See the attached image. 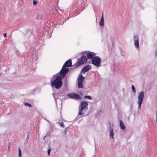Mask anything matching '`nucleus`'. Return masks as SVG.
Masks as SVG:
<instances>
[{
	"label": "nucleus",
	"mask_w": 157,
	"mask_h": 157,
	"mask_svg": "<svg viewBox=\"0 0 157 157\" xmlns=\"http://www.w3.org/2000/svg\"><path fill=\"white\" fill-rule=\"evenodd\" d=\"M51 84L52 87L59 89L63 85L62 77L59 75L55 76L51 81Z\"/></svg>",
	"instance_id": "f257e3e1"
},
{
	"label": "nucleus",
	"mask_w": 157,
	"mask_h": 157,
	"mask_svg": "<svg viewBox=\"0 0 157 157\" xmlns=\"http://www.w3.org/2000/svg\"><path fill=\"white\" fill-rule=\"evenodd\" d=\"M88 105L86 101H83L81 103L79 110V115H83L85 113L86 110L87 109Z\"/></svg>",
	"instance_id": "f03ea898"
},
{
	"label": "nucleus",
	"mask_w": 157,
	"mask_h": 157,
	"mask_svg": "<svg viewBox=\"0 0 157 157\" xmlns=\"http://www.w3.org/2000/svg\"><path fill=\"white\" fill-rule=\"evenodd\" d=\"M87 59L86 56H82L80 59L78 60L77 62L74 65V67H76L83 64L87 61Z\"/></svg>",
	"instance_id": "7ed1b4c3"
},
{
	"label": "nucleus",
	"mask_w": 157,
	"mask_h": 157,
	"mask_svg": "<svg viewBox=\"0 0 157 157\" xmlns=\"http://www.w3.org/2000/svg\"><path fill=\"white\" fill-rule=\"evenodd\" d=\"M101 59L98 56L94 57L92 59V63L96 66H98L101 63Z\"/></svg>",
	"instance_id": "20e7f679"
},
{
	"label": "nucleus",
	"mask_w": 157,
	"mask_h": 157,
	"mask_svg": "<svg viewBox=\"0 0 157 157\" xmlns=\"http://www.w3.org/2000/svg\"><path fill=\"white\" fill-rule=\"evenodd\" d=\"M144 97V93L143 91L140 92L138 96V104H139V108H140L141 104L143 100Z\"/></svg>",
	"instance_id": "39448f33"
},
{
	"label": "nucleus",
	"mask_w": 157,
	"mask_h": 157,
	"mask_svg": "<svg viewBox=\"0 0 157 157\" xmlns=\"http://www.w3.org/2000/svg\"><path fill=\"white\" fill-rule=\"evenodd\" d=\"M68 71L69 69L68 68H66V67L63 66L61 70L59 72L60 76L62 78L64 77Z\"/></svg>",
	"instance_id": "423d86ee"
},
{
	"label": "nucleus",
	"mask_w": 157,
	"mask_h": 157,
	"mask_svg": "<svg viewBox=\"0 0 157 157\" xmlns=\"http://www.w3.org/2000/svg\"><path fill=\"white\" fill-rule=\"evenodd\" d=\"M68 96L72 98L76 99H81L82 97L75 93H72L68 95Z\"/></svg>",
	"instance_id": "0eeeda50"
},
{
	"label": "nucleus",
	"mask_w": 157,
	"mask_h": 157,
	"mask_svg": "<svg viewBox=\"0 0 157 157\" xmlns=\"http://www.w3.org/2000/svg\"><path fill=\"white\" fill-rule=\"evenodd\" d=\"M91 68V66L90 65H88L84 67L81 71V72L83 74H84L86 72L89 71V70Z\"/></svg>",
	"instance_id": "6e6552de"
},
{
	"label": "nucleus",
	"mask_w": 157,
	"mask_h": 157,
	"mask_svg": "<svg viewBox=\"0 0 157 157\" xmlns=\"http://www.w3.org/2000/svg\"><path fill=\"white\" fill-rule=\"evenodd\" d=\"M72 62L71 60H68L65 62L63 67H71L72 65Z\"/></svg>",
	"instance_id": "1a4fd4ad"
},
{
	"label": "nucleus",
	"mask_w": 157,
	"mask_h": 157,
	"mask_svg": "<svg viewBox=\"0 0 157 157\" xmlns=\"http://www.w3.org/2000/svg\"><path fill=\"white\" fill-rule=\"evenodd\" d=\"M94 54L93 52H88L86 54V56L88 59H92L94 57Z\"/></svg>",
	"instance_id": "9d476101"
},
{
	"label": "nucleus",
	"mask_w": 157,
	"mask_h": 157,
	"mask_svg": "<svg viewBox=\"0 0 157 157\" xmlns=\"http://www.w3.org/2000/svg\"><path fill=\"white\" fill-rule=\"evenodd\" d=\"M134 45L137 48H139V39L138 38H136V40H134Z\"/></svg>",
	"instance_id": "9b49d317"
},
{
	"label": "nucleus",
	"mask_w": 157,
	"mask_h": 157,
	"mask_svg": "<svg viewBox=\"0 0 157 157\" xmlns=\"http://www.w3.org/2000/svg\"><path fill=\"white\" fill-rule=\"evenodd\" d=\"M99 25L101 26H103L104 25V19L103 17V13H102V16L101 17V18L100 20V21L99 23Z\"/></svg>",
	"instance_id": "f8f14e48"
},
{
	"label": "nucleus",
	"mask_w": 157,
	"mask_h": 157,
	"mask_svg": "<svg viewBox=\"0 0 157 157\" xmlns=\"http://www.w3.org/2000/svg\"><path fill=\"white\" fill-rule=\"evenodd\" d=\"M120 126L121 128V129L124 130L125 128V127L123 123L122 122L121 120H120Z\"/></svg>",
	"instance_id": "ddd939ff"
},
{
	"label": "nucleus",
	"mask_w": 157,
	"mask_h": 157,
	"mask_svg": "<svg viewBox=\"0 0 157 157\" xmlns=\"http://www.w3.org/2000/svg\"><path fill=\"white\" fill-rule=\"evenodd\" d=\"M110 136L111 138H113V130L112 128H111V131L109 132Z\"/></svg>",
	"instance_id": "4468645a"
},
{
	"label": "nucleus",
	"mask_w": 157,
	"mask_h": 157,
	"mask_svg": "<svg viewBox=\"0 0 157 157\" xmlns=\"http://www.w3.org/2000/svg\"><path fill=\"white\" fill-rule=\"evenodd\" d=\"M78 86L79 88H82L83 87L82 82H78Z\"/></svg>",
	"instance_id": "2eb2a0df"
},
{
	"label": "nucleus",
	"mask_w": 157,
	"mask_h": 157,
	"mask_svg": "<svg viewBox=\"0 0 157 157\" xmlns=\"http://www.w3.org/2000/svg\"><path fill=\"white\" fill-rule=\"evenodd\" d=\"M132 91L134 93H135L136 92V90L134 86L132 85Z\"/></svg>",
	"instance_id": "dca6fc26"
},
{
	"label": "nucleus",
	"mask_w": 157,
	"mask_h": 157,
	"mask_svg": "<svg viewBox=\"0 0 157 157\" xmlns=\"http://www.w3.org/2000/svg\"><path fill=\"white\" fill-rule=\"evenodd\" d=\"M25 105L27 106H29V107H32V105L31 104L28 103H25Z\"/></svg>",
	"instance_id": "f3484780"
},
{
	"label": "nucleus",
	"mask_w": 157,
	"mask_h": 157,
	"mask_svg": "<svg viewBox=\"0 0 157 157\" xmlns=\"http://www.w3.org/2000/svg\"><path fill=\"white\" fill-rule=\"evenodd\" d=\"M85 98H88L89 100H91L92 99L91 98L90 96H85L84 97Z\"/></svg>",
	"instance_id": "a211bd4d"
},
{
	"label": "nucleus",
	"mask_w": 157,
	"mask_h": 157,
	"mask_svg": "<svg viewBox=\"0 0 157 157\" xmlns=\"http://www.w3.org/2000/svg\"><path fill=\"white\" fill-rule=\"evenodd\" d=\"M59 124H60V125L61 127H63V128L64 127V124H63V122H60L59 123Z\"/></svg>",
	"instance_id": "6ab92c4d"
},
{
	"label": "nucleus",
	"mask_w": 157,
	"mask_h": 157,
	"mask_svg": "<svg viewBox=\"0 0 157 157\" xmlns=\"http://www.w3.org/2000/svg\"><path fill=\"white\" fill-rule=\"evenodd\" d=\"M19 157H21V149L20 148H19Z\"/></svg>",
	"instance_id": "aec40b11"
},
{
	"label": "nucleus",
	"mask_w": 157,
	"mask_h": 157,
	"mask_svg": "<svg viewBox=\"0 0 157 157\" xmlns=\"http://www.w3.org/2000/svg\"><path fill=\"white\" fill-rule=\"evenodd\" d=\"M83 78H79L78 79V82H82V81H83Z\"/></svg>",
	"instance_id": "412c9836"
},
{
	"label": "nucleus",
	"mask_w": 157,
	"mask_h": 157,
	"mask_svg": "<svg viewBox=\"0 0 157 157\" xmlns=\"http://www.w3.org/2000/svg\"><path fill=\"white\" fill-rule=\"evenodd\" d=\"M51 151V149L50 148H49L48 151V156H49V155H50V153Z\"/></svg>",
	"instance_id": "4be33fe9"
},
{
	"label": "nucleus",
	"mask_w": 157,
	"mask_h": 157,
	"mask_svg": "<svg viewBox=\"0 0 157 157\" xmlns=\"http://www.w3.org/2000/svg\"><path fill=\"white\" fill-rule=\"evenodd\" d=\"M37 1L36 0H34L33 1V4L34 5H36L37 3Z\"/></svg>",
	"instance_id": "5701e85b"
},
{
	"label": "nucleus",
	"mask_w": 157,
	"mask_h": 157,
	"mask_svg": "<svg viewBox=\"0 0 157 157\" xmlns=\"http://www.w3.org/2000/svg\"><path fill=\"white\" fill-rule=\"evenodd\" d=\"M3 35L4 38H6L7 36V34L6 33H4L3 34Z\"/></svg>",
	"instance_id": "b1692460"
},
{
	"label": "nucleus",
	"mask_w": 157,
	"mask_h": 157,
	"mask_svg": "<svg viewBox=\"0 0 157 157\" xmlns=\"http://www.w3.org/2000/svg\"><path fill=\"white\" fill-rule=\"evenodd\" d=\"M84 78V77L82 76V75H80L79 78Z\"/></svg>",
	"instance_id": "393cba45"
},
{
	"label": "nucleus",
	"mask_w": 157,
	"mask_h": 157,
	"mask_svg": "<svg viewBox=\"0 0 157 157\" xmlns=\"http://www.w3.org/2000/svg\"><path fill=\"white\" fill-rule=\"evenodd\" d=\"M10 146H8V150H9V149H10Z\"/></svg>",
	"instance_id": "a878e982"
},
{
	"label": "nucleus",
	"mask_w": 157,
	"mask_h": 157,
	"mask_svg": "<svg viewBox=\"0 0 157 157\" xmlns=\"http://www.w3.org/2000/svg\"><path fill=\"white\" fill-rule=\"evenodd\" d=\"M156 116H157V111H156Z\"/></svg>",
	"instance_id": "bb28decb"
}]
</instances>
